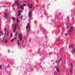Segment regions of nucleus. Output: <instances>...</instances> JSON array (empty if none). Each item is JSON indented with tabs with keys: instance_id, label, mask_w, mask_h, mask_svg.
Masks as SVG:
<instances>
[{
	"instance_id": "f257e3e1",
	"label": "nucleus",
	"mask_w": 75,
	"mask_h": 75,
	"mask_svg": "<svg viewBox=\"0 0 75 75\" xmlns=\"http://www.w3.org/2000/svg\"><path fill=\"white\" fill-rule=\"evenodd\" d=\"M14 27L13 28V32L14 33H16V29H17L16 26H17L18 28V25L17 23H15V24H14Z\"/></svg>"
},
{
	"instance_id": "f03ea898",
	"label": "nucleus",
	"mask_w": 75,
	"mask_h": 75,
	"mask_svg": "<svg viewBox=\"0 0 75 75\" xmlns=\"http://www.w3.org/2000/svg\"><path fill=\"white\" fill-rule=\"evenodd\" d=\"M33 4H30V5L29 4H28V7L29 8H32L33 7Z\"/></svg>"
},
{
	"instance_id": "7ed1b4c3",
	"label": "nucleus",
	"mask_w": 75,
	"mask_h": 75,
	"mask_svg": "<svg viewBox=\"0 0 75 75\" xmlns=\"http://www.w3.org/2000/svg\"><path fill=\"white\" fill-rule=\"evenodd\" d=\"M7 17H8V15L7 14V13H4V18H6V19L7 18Z\"/></svg>"
},
{
	"instance_id": "20e7f679",
	"label": "nucleus",
	"mask_w": 75,
	"mask_h": 75,
	"mask_svg": "<svg viewBox=\"0 0 75 75\" xmlns=\"http://www.w3.org/2000/svg\"><path fill=\"white\" fill-rule=\"evenodd\" d=\"M28 17L30 18L31 17V11L29 12Z\"/></svg>"
},
{
	"instance_id": "39448f33",
	"label": "nucleus",
	"mask_w": 75,
	"mask_h": 75,
	"mask_svg": "<svg viewBox=\"0 0 75 75\" xmlns=\"http://www.w3.org/2000/svg\"><path fill=\"white\" fill-rule=\"evenodd\" d=\"M75 48H73L72 49V50L71 51L72 54H73L74 52H75Z\"/></svg>"
},
{
	"instance_id": "423d86ee",
	"label": "nucleus",
	"mask_w": 75,
	"mask_h": 75,
	"mask_svg": "<svg viewBox=\"0 0 75 75\" xmlns=\"http://www.w3.org/2000/svg\"><path fill=\"white\" fill-rule=\"evenodd\" d=\"M18 37L19 38H21V37H23V35L21 34H20L19 35Z\"/></svg>"
},
{
	"instance_id": "0eeeda50",
	"label": "nucleus",
	"mask_w": 75,
	"mask_h": 75,
	"mask_svg": "<svg viewBox=\"0 0 75 75\" xmlns=\"http://www.w3.org/2000/svg\"><path fill=\"white\" fill-rule=\"evenodd\" d=\"M73 47H74V44H72L71 45H69V47L70 48H73Z\"/></svg>"
},
{
	"instance_id": "6e6552de",
	"label": "nucleus",
	"mask_w": 75,
	"mask_h": 75,
	"mask_svg": "<svg viewBox=\"0 0 75 75\" xmlns=\"http://www.w3.org/2000/svg\"><path fill=\"white\" fill-rule=\"evenodd\" d=\"M21 11H20V10L18 11V13H19L18 16H20L21 15Z\"/></svg>"
},
{
	"instance_id": "1a4fd4ad",
	"label": "nucleus",
	"mask_w": 75,
	"mask_h": 75,
	"mask_svg": "<svg viewBox=\"0 0 75 75\" xmlns=\"http://www.w3.org/2000/svg\"><path fill=\"white\" fill-rule=\"evenodd\" d=\"M18 1H15V3H14L15 4H16H16H18Z\"/></svg>"
},
{
	"instance_id": "9d476101",
	"label": "nucleus",
	"mask_w": 75,
	"mask_h": 75,
	"mask_svg": "<svg viewBox=\"0 0 75 75\" xmlns=\"http://www.w3.org/2000/svg\"><path fill=\"white\" fill-rule=\"evenodd\" d=\"M56 71H57V72H59V69L58 67L56 68Z\"/></svg>"
},
{
	"instance_id": "9b49d317",
	"label": "nucleus",
	"mask_w": 75,
	"mask_h": 75,
	"mask_svg": "<svg viewBox=\"0 0 75 75\" xmlns=\"http://www.w3.org/2000/svg\"><path fill=\"white\" fill-rule=\"evenodd\" d=\"M20 8H22V10H24V7H23V5L21 6Z\"/></svg>"
},
{
	"instance_id": "f8f14e48",
	"label": "nucleus",
	"mask_w": 75,
	"mask_h": 75,
	"mask_svg": "<svg viewBox=\"0 0 75 75\" xmlns=\"http://www.w3.org/2000/svg\"><path fill=\"white\" fill-rule=\"evenodd\" d=\"M11 18L13 20V21H14L15 20H16V18L13 16Z\"/></svg>"
},
{
	"instance_id": "ddd939ff",
	"label": "nucleus",
	"mask_w": 75,
	"mask_h": 75,
	"mask_svg": "<svg viewBox=\"0 0 75 75\" xmlns=\"http://www.w3.org/2000/svg\"><path fill=\"white\" fill-rule=\"evenodd\" d=\"M73 71V69H71V70L70 71V73H71V72H72Z\"/></svg>"
},
{
	"instance_id": "4468645a",
	"label": "nucleus",
	"mask_w": 75,
	"mask_h": 75,
	"mask_svg": "<svg viewBox=\"0 0 75 75\" xmlns=\"http://www.w3.org/2000/svg\"><path fill=\"white\" fill-rule=\"evenodd\" d=\"M17 42H18V45H20V43L19 42V41H18V40H17Z\"/></svg>"
},
{
	"instance_id": "2eb2a0df",
	"label": "nucleus",
	"mask_w": 75,
	"mask_h": 75,
	"mask_svg": "<svg viewBox=\"0 0 75 75\" xmlns=\"http://www.w3.org/2000/svg\"><path fill=\"white\" fill-rule=\"evenodd\" d=\"M28 26H29V24L28 23L26 27V28H27Z\"/></svg>"
},
{
	"instance_id": "dca6fc26",
	"label": "nucleus",
	"mask_w": 75,
	"mask_h": 75,
	"mask_svg": "<svg viewBox=\"0 0 75 75\" xmlns=\"http://www.w3.org/2000/svg\"><path fill=\"white\" fill-rule=\"evenodd\" d=\"M5 43H6V44H7L8 41L7 40H5Z\"/></svg>"
},
{
	"instance_id": "f3484780",
	"label": "nucleus",
	"mask_w": 75,
	"mask_h": 75,
	"mask_svg": "<svg viewBox=\"0 0 75 75\" xmlns=\"http://www.w3.org/2000/svg\"><path fill=\"white\" fill-rule=\"evenodd\" d=\"M13 40H14V39H12L11 41V42H13Z\"/></svg>"
},
{
	"instance_id": "a211bd4d",
	"label": "nucleus",
	"mask_w": 75,
	"mask_h": 75,
	"mask_svg": "<svg viewBox=\"0 0 75 75\" xmlns=\"http://www.w3.org/2000/svg\"><path fill=\"white\" fill-rule=\"evenodd\" d=\"M22 18H23V16H22L20 17V18L21 19V20H22Z\"/></svg>"
},
{
	"instance_id": "6ab92c4d",
	"label": "nucleus",
	"mask_w": 75,
	"mask_h": 75,
	"mask_svg": "<svg viewBox=\"0 0 75 75\" xmlns=\"http://www.w3.org/2000/svg\"><path fill=\"white\" fill-rule=\"evenodd\" d=\"M26 6V4H23V6Z\"/></svg>"
},
{
	"instance_id": "aec40b11",
	"label": "nucleus",
	"mask_w": 75,
	"mask_h": 75,
	"mask_svg": "<svg viewBox=\"0 0 75 75\" xmlns=\"http://www.w3.org/2000/svg\"><path fill=\"white\" fill-rule=\"evenodd\" d=\"M70 30H73V27H71V28Z\"/></svg>"
},
{
	"instance_id": "412c9836",
	"label": "nucleus",
	"mask_w": 75,
	"mask_h": 75,
	"mask_svg": "<svg viewBox=\"0 0 75 75\" xmlns=\"http://www.w3.org/2000/svg\"><path fill=\"white\" fill-rule=\"evenodd\" d=\"M19 39H20V41H22V38L21 37V38H19Z\"/></svg>"
},
{
	"instance_id": "4be33fe9",
	"label": "nucleus",
	"mask_w": 75,
	"mask_h": 75,
	"mask_svg": "<svg viewBox=\"0 0 75 75\" xmlns=\"http://www.w3.org/2000/svg\"><path fill=\"white\" fill-rule=\"evenodd\" d=\"M17 35V32L16 33L15 35V36H16V35Z\"/></svg>"
},
{
	"instance_id": "5701e85b",
	"label": "nucleus",
	"mask_w": 75,
	"mask_h": 75,
	"mask_svg": "<svg viewBox=\"0 0 75 75\" xmlns=\"http://www.w3.org/2000/svg\"><path fill=\"white\" fill-rule=\"evenodd\" d=\"M4 38H3V40L2 41H2L3 42V41H4Z\"/></svg>"
},
{
	"instance_id": "b1692460",
	"label": "nucleus",
	"mask_w": 75,
	"mask_h": 75,
	"mask_svg": "<svg viewBox=\"0 0 75 75\" xmlns=\"http://www.w3.org/2000/svg\"><path fill=\"white\" fill-rule=\"evenodd\" d=\"M17 22H20V21L18 20V19H17Z\"/></svg>"
},
{
	"instance_id": "393cba45",
	"label": "nucleus",
	"mask_w": 75,
	"mask_h": 75,
	"mask_svg": "<svg viewBox=\"0 0 75 75\" xmlns=\"http://www.w3.org/2000/svg\"><path fill=\"white\" fill-rule=\"evenodd\" d=\"M54 68H58V67H57V66H55L54 67Z\"/></svg>"
},
{
	"instance_id": "a878e982",
	"label": "nucleus",
	"mask_w": 75,
	"mask_h": 75,
	"mask_svg": "<svg viewBox=\"0 0 75 75\" xmlns=\"http://www.w3.org/2000/svg\"><path fill=\"white\" fill-rule=\"evenodd\" d=\"M14 4H14V3L11 6L12 7H13V6H14Z\"/></svg>"
},
{
	"instance_id": "bb28decb",
	"label": "nucleus",
	"mask_w": 75,
	"mask_h": 75,
	"mask_svg": "<svg viewBox=\"0 0 75 75\" xmlns=\"http://www.w3.org/2000/svg\"><path fill=\"white\" fill-rule=\"evenodd\" d=\"M68 33H66L65 34V35H68Z\"/></svg>"
},
{
	"instance_id": "cd10ccee",
	"label": "nucleus",
	"mask_w": 75,
	"mask_h": 75,
	"mask_svg": "<svg viewBox=\"0 0 75 75\" xmlns=\"http://www.w3.org/2000/svg\"><path fill=\"white\" fill-rule=\"evenodd\" d=\"M18 5V8L19 7V4H17Z\"/></svg>"
},
{
	"instance_id": "c85d7f7f",
	"label": "nucleus",
	"mask_w": 75,
	"mask_h": 75,
	"mask_svg": "<svg viewBox=\"0 0 75 75\" xmlns=\"http://www.w3.org/2000/svg\"><path fill=\"white\" fill-rule=\"evenodd\" d=\"M30 27H29V30H28V31H29V30H30Z\"/></svg>"
},
{
	"instance_id": "c756f323",
	"label": "nucleus",
	"mask_w": 75,
	"mask_h": 75,
	"mask_svg": "<svg viewBox=\"0 0 75 75\" xmlns=\"http://www.w3.org/2000/svg\"><path fill=\"white\" fill-rule=\"evenodd\" d=\"M0 33H1V34H2L3 33V32L1 31H0Z\"/></svg>"
},
{
	"instance_id": "7c9ffc66",
	"label": "nucleus",
	"mask_w": 75,
	"mask_h": 75,
	"mask_svg": "<svg viewBox=\"0 0 75 75\" xmlns=\"http://www.w3.org/2000/svg\"><path fill=\"white\" fill-rule=\"evenodd\" d=\"M11 38L12 37H13V35H12L11 34Z\"/></svg>"
},
{
	"instance_id": "2f4dec72",
	"label": "nucleus",
	"mask_w": 75,
	"mask_h": 75,
	"mask_svg": "<svg viewBox=\"0 0 75 75\" xmlns=\"http://www.w3.org/2000/svg\"><path fill=\"white\" fill-rule=\"evenodd\" d=\"M5 31H7V30H6V28H5Z\"/></svg>"
},
{
	"instance_id": "473e14b6",
	"label": "nucleus",
	"mask_w": 75,
	"mask_h": 75,
	"mask_svg": "<svg viewBox=\"0 0 75 75\" xmlns=\"http://www.w3.org/2000/svg\"><path fill=\"white\" fill-rule=\"evenodd\" d=\"M59 60H62V58H61L60 59H59Z\"/></svg>"
},
{
	"instance_id": "72a5a7b5",
	"label": "nucleus",
	"mask_w": 75,
	"mask_h": 75,
	"mask_svg": "<svg viewBox=\"0 0 75 75\" xmlns=\"http://www.w3.org/2000/svg\"><path fill=\"white\" fill-rule=\"evenodd\" d=\"M71 69H73V66H71Z\"/></svg>"
},
{
	"instance_id": "f704fd0d",
	"label": "nucleus",
	"mask_w": 75,
	"mask_h": 75,
	"mask_svg": "<svg viewBox=\"0 0 75 75\" xmlns=\"http://www.w3.org/2000/svg\"><path fill=\"white\" fill-rule=\"evenodd\" d=\"M1 65L0 66V69H1Z\"/></svg>"
},
{
	"instance_id": "c9c22d12",
	"label": "nucleus",
	"mask_w": 75,
	"mask_h": 75,
	"mask_svg": "<svg viewBox=\"0 0 75 75\" xmlns=\"http://www.w3.org/2000/svg\"><path fill=\"white\" fill-rule=\"evenodd\" d=\"M71 30H69V32H70V31H71Z\"/></svg>"
},
{
	"instance_id": "e433bc0d",
	"label": "nucleus",
	"mask_w": 75,
	"mask_h": 75,
	"mask_svg": "<svg viewBox=\"0 0 75 75\" xmlns=\"http://www.w3.org/2000/svg\"><path fill=\"white\" fill-rule=\"evenodd\" d=\"M70 64L71 65V66H72V64L71 63H70Z\"/></svg>"
},
{
	"instance_id": "4c0bfd02",
	"label": "nucleus",
	"mask_w": 75,
	"mask_h": 75,
	"mask_svg": "<svg viewBox=\"0 0 75 75\" xmlns=\"http://www.w3.org/2000/svg\"><path fill=\"white\" fill-rule=\"evenodd\" d=\"M8 68H9V67H10V66L9 65H8L7 66Z\"/></svg>"
},
{
	"instance_id": "58836bf2",
	"label": "nucleus",
	"mask_w": 75,
	"mask_h": 75,
	"mask_svg": "<svg viewBox=\"0 0 75 75\" xmlns=\"http://www.w3.org/2000/svg\"><path fill=\"white\" fill-rule=\"evenodd\" d=\"M58 62H59H59H60V60H59L58 61Z\"/></svg>"
},
{
	"instance_id": "ea45409f",
	"label": "nucleus",
	"mask_w": 75,
	"mask_h": 75,
	"mask_svg": "<svg viewBox=\"0 0 75 75\" xmlns=\"http://www.w3.org/2000/svg\"><path fill=\"white\" fill-rule=\"evenodd\" d=\"M7 36H8V33H7Z\"/></svg>"
},
{
	"instance_id": "a19ab883",
	"label": "nucleus",
	"mask_w": 75,
	"mask_h": 75,
	"mask_svg": "<svg viewBox=\"0 0 75 75\" xmlns=\"http://www.w3.org/2000/svg\"><path fill=\"white\" fill-rule=\"evenodd\" d=\"M2 35H4V34L3 33H2Z\"/></svg>"
},
{
	"instance_id": "79ce46f5",
	"label": "nucleus",
	"mask_w": 75,
	"mask_h": 75,
	"mask_svg": "<svg viewBox=\"0 0 75 75\" xmlns=\"http://www.w3.org/2000/svg\"><path fill=\"white\" fill-rule=\"evenodd\" d=\"M69 31H67V33H69Z\"/></svg>"
},
{
	"instance_id": "37998d69",
	"label": "nucleus",
	"mask_w": 75,
	"mask_h": 75,
	"mask_svg": "<svg viewBox=\"0 0 75 75\" xmlns=\"http://www.w3.org/2000/svg\"><path fill=\"white\" fill-rule=\"evenodd\" d=\"M23 42H24V40L23 41Z\"/></svg>"
},
{
	"instance_id": "c03bdc74",
	"label": "nucleus",
	"mask_w": 75,
	"mask_h": 75,
	"mask_svg": "<svg viewBox=\"0 0 75 75\" xmlns=\"http://www.w3.org/2000/svg\"><path fill=\"white\" fill-rule=\"evenodd\" d=\"M10 52V51H9H9H8V52Z\"/></svg>"
},
{
	"instance_id": "a18cd8bd",
	"label": "nucleus",
	"mask_w": 75,
	"mask_h": 75,
	"mask_svg": "<svg viewBox=\"0 0 75 75\" xmlns=\"http://www.w3.org/2000/svg\"><path fill=\"white\" fill-rule=\"evenodd\" d=\"M25 47V46H23V48H24Z\"/></svg>"
},
{
	"instance_id": "49530a36",
	"label": "nucleus",
	"mask_w": 75,
	"mask_h": 75,
	"mask_svg": "<svg viewBox=\"0 0 75 75\" xmlns=\"http://www.w3.org/2000/svg\"><path fill=\"white\" fill-rule=\"evenodd\" d=\"M8 33V30H7Z\"/></svg>"
},
{
	"instance_id": "de8ad7c7",
	"label": "nucleus",
	"mask_w": 75,
	"mask_h": 75,
	"mask_svg": "<svg viewBox=\"0 0 75 75\" xmlns=\"http://www.w3.org/2000/svg\"><path fill=\"white\" fill-rule=\"evenodd\" d=\"M15 40H17V38H16Z\"/></svg>"
},
{
	"instance_id": "09e8293b",
	"label": "nucleus",
	"mask_w": 75,
	"mask_h": 75,
	"mask_svg": "<svg viewBox=\"0 0 75 75\" xmlns=\"http://www.w3.org/2000/svg\"><path fill=\"white\" fill-rule=\"evenodd\" d=\"M56 62H57V61L56 60Z\"/></svg>"
},
{
	"instance_id": "8fccbe9b",
	"label": "nucleus",
	"mask_w": 75,
	"mask_h": 75,
	"mask_svg": "<svg viewBox=\"0 0 75 75\" xmlns=\"http://www.w3.org/2000/svg\"><path fill=\"white\" fill-rule=\"evenodd\" d=\"M5 35H6V33H5Z\"/></svg>"
},
{
	"instance_id": "3c124183",
	"label": "nucleus",
	"mask_w": 75,
	"mask_h": 75,
	"mask_svg": "<svg viewBox=\"0 0 75 75\" xmlns=\"http://www.w3.org/2000/svg\"><path fill=\"white\" fill-rule=\"evenodd\" d=\"M51 54V53H50L49 54Z\"/></svg>"
},
{
	"instance_id": "603ef678",
	"label": "nucleus",
	"mask_w": 75,
	"mask_h": 75,
	"mask_svg": "<svg viewBox=\"0 0 75 75\" xmlns=\"http://www.w3.org/2000/svg\"><path fill=\"white\" fill-rule=\"evenodd\" d=\"M0 36H1V35H0Z\"/></svg>"
},
{
	"instance_id": "864d4df0",
	"label": "nucleus",
	"mask_w": 75,
	"mask_h": 75,
	"mask_svg": "<svg viewBox=\"0 0 75 75\" xmlns=\"http://www.w3.org/2000/svg\"><path fill=\"white\" fill-rule=\"evenodd\" d=\"M54 75H55V74H54Z\"/></svg>"
},
{
	"instance_id": "5fc2aeb1",
	"label": "nucleus",
	"mask_w": 75,
	"mask_h": 75,
	"mask_svg": "<svg viewBox=\"0 0 75 75\" xmlns=\"http://www.w3.org/2000/svg\"><path fill=\"white\" fill-rule=\"evenodd\" d=\"M4 31H5V29H4Z\"/></svg>"
},
{
	"instance_id": "6e6d98bb",
	"label": "nucleus",
	"mask_w": 75,
	"mask_h": 75,
	"mask_svg": "<svg viewBox=\"0 0 75 75\" xmlns=\"http://www.w3.org/2000/svg\"><path fill=\"white\" fill-rule=\"evenodd\" d=\"M58 56H57V57H58Z\"/></svg>"
},
{
	"instance_id": "4d7b16f0",
	"label": "nucleus",
	"mask_w": 75,
	"mask_h": 75,
	"mask_svg": "<svg viewBox=\"0 0 75 75\" xmlns=\"http://www.w3.org/2000/svg\"><path fill=\"white\" fill-rule=\"evenodd\" d=\"M68 75H69V74H68Z\"/></svg>"
}]
</instances>
